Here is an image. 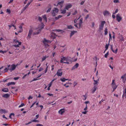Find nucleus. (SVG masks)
<instances>
[{"instance_id": "obj_40", "label": "nucleus", "mask_w": 126, "mask_h": 126, "mask_svg": "<svg viewBox=\"0 0 126 126\" xmlns=\"http://www.w3.org/2000/svg\"><path fill=\"white\" fill-rule=\"evenodd\" d=\"M108 56H109V52H108L107 53H106L105 55H104V57L107 58H108Z\"/></svg>"}, {"instance_id": "obj_10", "label": "nucleus", "mask_w": 126, "mask_h": 126, "mask_svg": "<svg viewBox=\"0 0 126 126\" xmlns=\"http://www.w3.org/2000/svg\"><path fill=\"white\" fill-rule=\"evenodd\" d=\"M122 19H123V18L121 17V15H120V14H117L116 15V20H117V21L118 22H120L121 20H122Z\"/></svg>"}, {"instance_id": "obj_47", "label": "nucleus", "mask_w": 126, "mask_h": 126, "mask_svg": "<svg viewBox=\"0 0 126 126\" xmlns=\"http://www.w3.org/2000/svg\"><path fill=\"white\" fill-rule=\"evenodd\" d=\"M92 28H94V27H95V23L93 22L92 23Z\"/></svg>"}, {"instance_id": "obj_6", "label": "nucleus", "mask_w": 126, "mask_h": 126, "mask_svg": "<svg viewBox=\"0 0 126 126\" xmlns=\"http://www.w3.org/2000/svg\"><path fill=\"white\" fill-rule=\"evenodd\" d=\"M115 79L112 80V82L111 83L112 88L113 89L112 92H114V91H115V90H116V89L118 88V85L116 84V83H115Z\"/></svg>"}, {"instance_id": "obj_3", "label": "nucleus", "mask_w": 126, "mask_h": 126, "mask_svg": "<svg viewBox=\"0 0 126 126\" xmlns=\"http://www.w3.org/2000/svg\"><path fill=\"white\" fill-rule=\"evenodd\" d=\"M43 28H44V24L42 23L41 24L40 27L36 28V30L37 32H33V35H37V34H39V33H40V32H41V31H42V29H43Z\"/></svg>"}, {"instance_id": "obj_8", "label": "nucleus", "mask_w": 126, "mask_h": 126, "mask_svg": "<svg viewBox=\"0 0 126 126\" xmlns=\"http://www.w3.org/2000/svg\"><path fill=\"white\" fill-rule=\"evenodd\" d=\"M59 12V9L57 8H54L53 10L52 11V16H56L57 15V13Z\"/></svg>"}, {"instance_id": "obj_32", "label": "nucleus", "mask_w": 126, "mask_h": 126, "mask_svg": "<svg viewBox=\"0 0 126 126\" xmlns=\"http://www.w3.org/2000/svg\"><path fill=\"white\" fill-rule=\"evenodd\" d=\"M62 17H63V16L59 15L58 17H55V19L58 20V19H60V18H62Z\"/></svg>"}, {"instance_id": "obj_33", "label": "nucleus", "mask_w": 126, "mask_h": 126, "mask_svg": "<svg viewBox=\"0 0 126 126\" xmlns=\"http://www.w3.org/2000/svg\"><path fill=\"white\" fill-rule=\"evenodd\" d=\"M23 25V24H22L21 25H20L19 27V29H20V31L19 32H22L23 31V29H22V26Z\"/></svg>"}, {"instance_id": "obj_44", "label": "nucleus", "mask_w": 126, "mask_h": 126, "mask_svg": "<svg viewBox=\"0 0 126 126\" xmlns=\"http://www.w3.org/2000/svg\"><path fill=\"white\" fill-rule=\"evenodd\" d=\"M119 12V9H116V10L114 12H113V14H116V13H118V12Z\"/></svg>"}, {"instance_id": "obj_19", "label": "nucleus", "mask_w": 126, "mask_h": 126, "mask_svg": "<svg viewBox=\"0 0 126 126\" xmlns=\"http://www.w3.org/2000/svg\"><path fill=\"white\" fill-rule=\"evenodd\" d=\"M42 75H43V74H40L37 77V78H33V79L31 81V82H33V81H36V80H39V78H40V77L42 76Z\"/></svg>"}, {"instance_id": "obj_43", "label": "nucleus", "mask_w": 126, "mask_h": 126, "mask_svg": "<svg viewBox=\"0 0 126 126\" xmlns=\"http://www.w3.org/2000/svg\"><path fill=\"white\" fill-rule=\"evenodd\" d=\"M7 51H2V50H0V53H2V54H5V53H7Z\"/></svg>"}, {"instance_id": "obj_60", "label": "nucleus", "mask_w": 126, "mask_h": 126, "mask_svg": "<svg viewBox=\"0 0 126 126\" xmlns=\"http://www.w3.org/2000/svg\"><path fill=\"white\" fill-rule=\"evenodd\" d=\"M6 12L9 13V14L10 13V12H11L10 9H6Z\"/></svg>"}, {"instance_id": "obj_26", "label": "nucleus", "mask_w": 126, "mask_h": 126, "mask_svg": "<svg viewBox=\"0 0 126 126\" xmlns=\"http://www.w3.org/2000/svg\"><path fill=\"white\" fill-rule=\"evenodd\" d=\"M15 85V83L13 82H9L7 84V86H10V85Z\"/></svg>"}, {"instance_id": "obj_50", "label": "nucleus", "mask_w": 126, "mask_h": 126, "mask_svg": "<svg viewBox=\"0 0 126 126\" xmlns=\"http://www.w3.org/2000/svg\"><path fill=\"white\" fill-rule=\"evenodd\" d=\"M94 85H96V84H97V83H98V81H97V80H94Z\"/></svg>"}, {"instance_id": "obj_30", "label": "nucleus", "mask_w": 126, "mask_h": 126, "mask_svg": "<svg viewBox=\"0 0 126 126\" xmlns=\"http://www.w3.org/2000/svg\"><path fill=\"white\" fill-rule=\"evenodd\" d=\"M42 18H43V20H44V21H45V22L47 23V15H43L42 16Z\"/></svg>"}, {"instance_id": "obj_39", "label": "nucleus", "mask_w": 126, "mask_h": 126, "mask_svg": "<svg viewBox=\"0 0 126 126\" xmlns=\"http://www.w3.org/2000/svg\"><path fill=\"white\" fill-rule=\"evenodd\" d=\"M67 29H73V27L72 26H67Z\"/></svg>"}, {"instance_id": "obj_64", "label": "nucleus", "mask_w": 126, "mask_h": 126, "mask_svg": "<svg viewBox=\"0 0 126 126\" xmlns=\"http://www.w3.org/2000/svg\"><path fill=\"white\" fill-rule=\"evenodd\" d=\"M36 126H43V125H42V124H37Z\"/></svg>"}, {"instance_id": "obj_16", "label": "nucleus", "mask_w": 126, "mask_h": 126, "mask_svg": "<svg viewBox=\"0 0 126 126\" xmlns=\"http://www.w3.org/2000/svg\"><path fill=\"white\" fill-rule=\"evenodd\" d=\"M82 23H83V20L82 19H81L79 20V22H78V25H79V28H80V27H81V26H82Z\"/></svg>"}, {"instance_id": "obj_9", "label": "nucleus", "mask_w": 126, "mask_h": 126, "mask_svg": "<svg viewBox=\"0 0 126 126\" xmlns=\"http://www.w3.org/2000/svg\"><path fill=\"white\" fill-rule=\"evenodd\" d=\"M57 75L58 76H62L63 75V70L62 69H60L57 71Z\"/></svg>"}, {"instance_id": "obj_55", "label": "nucleus", "mask_w": 126, "mask_h": 126, "mask_svg": "<svg viewBox=\"0 0 126 126\" xmlns=\"http://www.w3.org/2000/svg\"><path fill=\"white\" fill-rule=\"evenodd\" d=\"M19 78H20L19 77H14V80H18V79H19Z\"/></svg>"}, {"instance_id": "obj_12", "label": "nucleus", "mask_w": 126, "mask_h": 126, "mask_svg": "<svg viewBox=\"0 0 126 126\" xmlns=\"http://www.w3.org/2000/svg\"><path fill=\"white\" fill-rule=\"evenodd\" d=\"M10 66L11 68H9V71L11 72L13 71V70H15V68H16V66H15V64H12Z\"/></svg>"}, {"instance_id": "obj_62", "label": "nucleus", "mask_w": 126, "mask_h": 126, "mask_svg": "<svg viewBox=\"0 0 126 126\" xmlns=\"http://www.w3.org/2000/svg\"><path fill=\"white\" fill-rule=\"evenodd\" d=\"M103 101H105L103 99H101L100 101H99V104H102V103H103Z\"/></svg>"}, {"instance_id": "obj_45", "label": "nucleus", "mask_w": 126, "mask_h": 126, "mask_svg": "<svg viewBox=\"0 0 126 126\" xmlns=\"http://www.w3.org/2000/svg\"><path fill=\"white\" fill-rule=\"evenodd\" d=\"M38 18L39 21H40V22H42V18H41V17L39 16V17H38Z\"/></svg>"}, {"instance_id": "obj_23", "label": "nucleus", "mask_w": 126, "mask_h": 126, "mask_svg": "<svg viewBox=\"0 0 126 126\" xmlns=\"http://www.w3.org/2000/svg\"><path fill=\"white\" fill-rule=\"evenodd\" d=\"M49 58V56H43L42 58H41V62H44V61H46V60H47V58Z\"/></svg>"}, {"instance_id": "obj_46", "label": "nucleus", "mask_w": 126, "mask_h": 126, "mask_svg": "<svg viewBox=\"0 0 126 126\" xmlns=\"http://www.w3.org/2000/svg\"><path fill=\"white\" fill-rule=\"evenodd\" d=\"M52 10V7H50L48 8V9L47 10L46 12H50Z\"/></svg>"}, {"instance_id": "obj_49", "label": "nucleus", "mask_w": 126, "mask_h": 126, "mask_svg": "<svg viewBox=\"0 0 126 126\" xmlns=\"http://www.w3.org/2000/svg\"><path fill=\"white\" fill-rule=\"evenodd\" d=\"M24 106V103H21V104L19 106L18 108H21V107H23Z\"/></svg>"}, {"instance_id": "obj_20", "label": "nucleus", "mask_w": 126, "mask_h": 126, "mask_svg": "<svg viewBox=\"0 0 126 126\" xmlns=\"http://www.w3.org/2000/svg\"><path fill=\"white\" fill-rule=\"evenodd\" d=\"M97 90V86H94V88L92 89V93L94 94L95 91Z\"/></svg>"}, {"instance_id": "obj_14", "label": "nucleus", "mask_w": 126, "mask_h": 126, "mask_svg": "<svg viewBox=\"0 0 126 126\" xmlns=\"http://www.w3.org/2000/svg\"><path fill=\"white\" fill-rule=\"evenodd\" d=\"M79 66V64L78 63H76L74 66H73L71 69V70H74L76 68H77Z\"/></svg>"}, {"instance_id": "obj_17", "label": "nucleus", "mask_w": 126, "mask_h": 126, "mask_svg": "<svg viewBox=\"0 0 126 126\" xmlns=\"http://www.w3.org/2000/svg\"><path fill=\"white\" fill-rule=\"evenodd\" d=\"M10 67V64L7 65V67H6L4 69V72H7L9 70V68Z\"/></svg>"}, {"instance_id": "obj_61", "label": "nucleus", "mask_w": 126, "mask_h": 126, "mask_svg": "<svg viewBox=\"0 0 126 126\" xmlns=\"http://www.w3.org/2000/svg\"><path fill=\"white\" fill-rule=\"evenodd\" d=\"M83 97H84L83 100H86V99L87 98L86 97V95H83Z\"/></svg>"}, {"instance_id": "obj_28", "label": "nucleus", "mask_w": 126, "mask_h": 126, "mask_svg": "<svg viewBox=\"0 0 126 126\" xmlns=\"http://www.w3.org/2000/svg\"><path fill=\"white\" fill-rule=\"evenodd\" d=\"M2 92H5V93L8 92V89H7L6 88H4L2 89Z\"/></svg>"}, {"instance_id": "obj_24", "label": "nucleus", "mask_w": 126, "mask_h": 126, "mask_svg": "<svg viewBox=\"0 0 126 126\" xmlns=\"http://www.w3.org/2000/svg\"><path fill=\"white\" fill-rule=\"evenodd\" d=\"M111 50L112 51V52L113 53H114L115 54H117V53H118V48H117L115 50H114V49H113V46L111 45Z\"/></svg>"}, {"instance_id": "obj_34", "label": "nucleus", "mask_w": 126, "mask_h": 126, "mask_svg": "<svg viewBox=\"0 0 126 126\" xmlns=\"http://www.w3.org/2000/svg\"><path fill=\"white\" fill-rule=\"evenodd\" d=\"M104 35H108V29H107V28H106L105 29V30H104Z\"/></svg>"}, {"instance_id": "obj_15", "label": "nucleus", "mask_w": 126, "mask_h": 126, "mask_svg": "<svg viewBox=\"0 0 126 126\" xmlns=\"http://www.w3.org/2000/svg\"><path fill=\"white\" fill-rule=\"evenodd\" d=\"M63 2H64V1H63V0L59 1L57 5H59L60 6L61 8H62V7H63Z\"/></svg>"}, {"instance_id": "obj_38", "label": "nucleus", "mask_w": 126, "mask_h": 126, "mask_svg": "<svg viewBox=\"0 0 126 126\" xmlns=\"http://www.w3.org/2000/svg\"><path fill=\"white\" fill-rule=\"evenodd\" d=\"M43 70H44V68L42 67H40L38 69V71L39 72L43 71Z\"/></svg>"}, {"instance_id": "obj_41", "label": "nucleus", "mask_w": 126, "mask_h": 126, "mask_svg": "<svg viewBox=\"0 0 126 126\" xmlns=\"http://www.w3.org/2000/svg\"><path fill=\"white\" fill-rule=\"evenodd\" d=\"M8 27H9V28H11V27H14L15 29H16L15 26L13 25H10L8 26Z\"/></svg>"}, {"instance_id": "obj_53", "label": "nucleus", "mask_w": 126, "mask_h": 126, "mask_svg": "<svg viewBox=\"0 0 126 126\" xmlns=\"http://www.w3.org/2000/svg\"><path fill=\"white\" fill-rule=\"evenodd\" d=\"M113 2H114V3H118L119 1V0H114Z\"/></svg>"}, {"instance_id": "obj_54", "label": "nucleus", "mask_w": 126, "mask_h": 126, "mask_svg": "<svg viewBox=\"0 0 126 126\" xmlns=\"http://www.w3.org/2000/svg\"><path fill=\"white\" fill-rule=\"evenodd\" d=\"M120 40L121 41H125V39L124 38V37L123 36H121Z\"/></svg>"}, {"instance_id": "obj_29", "label": "nucleus", "mask_w": 126, "mask_h": 126, "mask_svg": "<svg viewBox=\"0 0 126 126\" xmlns=\"http://www.w3.org/2000/svg\"><path fill=\"white\" fill-rule=\"evenodd\" d=\"M28 6H29L28 4H27L23 8V9L22 10V12H24V11H25V10H26V9H27V8L28 7Z\"/></svg>"}, {"instance_id": "obj_25", "label": "nucleus", "mask_w": 126, "mask_h": 126, "mask_svg": "<svg viewBox=\"0 0 126 126\" xmlns=\"http://www.w3.org/2000/svg\"><path fill=\"white\" fill-rule=\"evenodd\" d=\"M109 14H110V13L107 10L103 12V15H104V16H106V15H109Z\"/></svg>"}, {"instance_id": "obj_48", "label": "nucleus", "mask_w": 126, "mask_h": 126, "mask_svg": "<svg viewBox=\"0 0 126 126\" xmlns=\"http://www.w3.org/2000/svg\"><path fill=\"white\" fill-rule=\"evenodd\" d=\"M88 110V106L87 105H86V107L84 109V111H87Z\"/></svg>"}, {"instance_id": "obj_42", "label": "nucleus", "mask_w": 126, "mask_h": 126, "mask_svg": "<svg viewBox=\"0 0 126 126\" xmlns=\"http://www.w3.org/2000/svg\"><path fill=\"white\" fill-rule=\"evenodd\" d=\"M13 116V117H14V113H11L9 115V117L10 118V119H12L11 116Z\"/></svg>"}, {"instance_id": "obj_31", "label": "nucleus", "mask_w": 126, "mask_h": 126, "mask_svg": "<svg viewBox=\"0 0 126 126\" xmlns=\"http://www.w3.org/2000/svg\"><path fill=\"white\" fill-rule=\"evenodd\" d=\"M77 31H72L70 33V37H72L74 35L75 33H76Z\"/></svg>"}, {"instance_id": "obj_1", "label": "nucleus", "mask_w": 126, "mask_h": 126, "mask_svg": "<svg viewBox=\"0 0 126 126\" xmlns=\"http://www.w3.org/2000/svg\"><path fill=\"white\" fill-rule=\"evenodd\" d=\"M76 61H77V58L75 59L74 60H72L71 58L69 57H63V58H61V63H67V64H68L69 63H71L72 62H76Z\"/></svg>"}, {"instance_id": "obj_59", "label": "nucleus", "mask_w": 126, "mask_h": 126, "mask_svg": "<svg viewBox=\"0 0 126 126\" xmlns=\"http://www.w3.org/2000/svg\"><path fill=\"white\" fill-rule=\"evenodd\" d=\"M80 18V16L79 17V18L78 19H75L74 21V23H75L76 22H77V20H78V19Z\"/></svg>"}, {"instance_id": "obj_21", "label": "nucleus", "mask_w": 126, "mask_h": 126, "mask_svg": "<svg viewBox=\"0 0 126 126\" xmlns=\"http://www.w3.org/2000/svg\"><path fill=\"white\" fill-rule=\"evenodd\" d=\"M51 38L52 39H56V38H57V35H56V33H52L51 34Z\"/></svg>"}, {"instance_id": "obj_37", "label": "nucleus", "mask_w": 126, "mask_h": 126, "mask_svg": "<svg viewBox=\"0 0 126 126\" xmlns=\"http://www.w3.org/2000/svg\"><path fill=\"white\" fill-rule=\"evenodd\" d=\"M105 48V51H107V50L109 49V44H106Z\"/></svg>"}, {"instance_id": "obj_63", "label": "nucleus", "mask_w": 126, "mask_h": 126, "mask_svg": "<svg viewBox=\"0 0 126 126\" xmlns=\"http://www.w3.org/2000/svg\"><path fill=\"white\" fill-rule=\"evenodd\" d=\"M54 66H55V65H52V66H51V70H54Z\"/></svg>"}, {"instance_id": "obj_56", "label": "nucleus", "mask_w": 126, "mask_h": 126, "mask_svg": "<svg viewBox=\"0 0 126 126\" xmlns=\"http://www.w3.org/2000/svg\"><path fill=\"white\" fill-rule=\"evenodd\" d=\"M121 78H122V79H123V80L125 79V78H126V74L123 75V76H122Z\"/></svg>"}, {"instance_id": "obj_57", "label": "nucleus", "mask_w": 126, "mask_h": 126, "mask_svg": "<svg viewBox=\"0 0 126 126\" xmlns=\"http://www.w3.org/2000/svg\"><path fill=\"white\" fill-rule=\"evenodd\" d=\"M47 95H48V96H54V94H47Z\"/></svg>"}, {"instance_id": "obj_52", "label": "nucleus", "mask_w": 126, "mask_h": 126, "mask_svg": "<svg viewBox=\"0 0 126 126\" xmlns=\"http://www.w3.org/2000/svg\"><path fill=\"white\" fill-rule=\"evenodd\" d=\"M88 112V111H83L82 112V114H83V115H86V114H87V112Z\"/></svg>"}, {"instance_id": "obj_13", "label": "nucleus", "mask_w": 126, "mask_h": 126, "mask_svg": "<svg viewBox=\"0 0 126 126\" xmlns=\"http://www.w3.org/2000/svg\"><path fill=\"white\" fill-rule=\"evenodd\" d=\"M72 7V5L71 4L68 3L66 5L65 7V9L68 10V9H69V8H71Z\"/></svg>"}, {"instance_id": "obj_2", "label": "nucleus", "mask_w": 126, "mask_h": 126, "mask_svg": "<svg viewBox=\"0 0 126 126\" xmlns=\"http://www.w3.org/2000/svg\"><path fill=\"white\" fill-rule=\"evenodd\" d=\"M51 43L52 41L51 40H47L46 38H44L43 40V44H44L45 48H48V47L50 46L48 44H51Z\"/></svg>"}, {"instance_id": "obj_22", "label": "nucleus", "mask_w": 126, "mask_h": 126, "mask_svg": "<svg viewBox=\"0 0 126 126\" xmlns=\"http://www.w3.org/2000/svg\"><path fill=\"white\" fill-rule=\"evenodd\" d=\"M9 96H10L9 94H5L2 95V97H3V98H9Z\"/></svg>"}, {"instance_id": "obj_4", "label": "nucleus", "mask_w": 126, "mask_h": 126, "mask_svg": "<svg viewBox=\"0 0 126 126\" xmlns=\"http://www.w3.org/2000/svg\"><path fill=\"white\" fill-rule=\"evenodd\" d=\"M14 44H15V45H13V47H15V48H19V46H21V44H22V42H19L18 40L14 39L13 41Z\"/></svg>"}, {"instance_id": "obj_5", "label": "nucleus", "mask_w": 126, "mask_h": 126, "mask_svg": "<svg viewBox=\"0 0 126 126\" xmlns=\"http://www.w3.org/2000/svg\"><path fill=\"white\" fill-rule=\"evenodd\" d=\"M105 24H106V21H103L101 22L99 26V29H98L99 32H101V31H102V30H103V29L104 28V25Z\"/></svg>"}, {"instance_id": "obj_27", "label": "nucleus", "mask_w": 126, "mask_h": 126, "mask_svg": "<svg viewBox=\"0 0 126 126\" xmlns=\"http://www.w3.org/2000/svg\"><path fill=\"white\" fill-rule=\"evenodd\" d=\"M61 81H62V82H65V81H67V80H68V79H65L64 78H61L60 79Z\"/></svg>"}, {"instance_id": "obj_7", "label": "nucleus", "mask_w": 126, "mask_h": 126, "mask_svg": "<svg viewBox=\"0 0 126 126\" xmlns=\"http://www.w3.org/2000/svg\"><path fill=\"white\" fill-rule=\"evenodd\" d=\"M32 33H33V30L32 28H31L29 31L28 36L27 37V40H30V39H31V35H32Z\"/></svg>"}, {"instance_id": "obj_51", "label": "nucleus", "mask_w": 126, "mask_h": 126, "mask_svg": "<svg viewBox=\"0 0 126 126\" xmlns=\"http://www.w3.org/2000/svg\"><path fill=\"white\" fill-rule=\"evenodd\" d=\"M109 41H111V40H112V34H111V33H109Z\"/></svg>"}, {"instance_id": "obj_35", "label": "nucleus", "mask_w": 126, "mask_h": 126, "mask_svg": "<svg viewBox=\"0 0 126 126\" xmlns=\"http://www.w3.org/2000/svg\"><path fill=\"white\" fill-rule=\"evenodd\" d=\"M66 12V9H63V10H62V11H61V13L62 14H64V13H65Z\"/></svg>"}, {"instance_id": "obj_18", "label": "nucleus", "mask_w": 126, "mask_h": 126, "mask_svg": "<svg viewBox=\"0 0 126 126\" xmlns=\"http://www.w3.org/2000/svg\"><path fill=\"white\" fill-rule=\"evenodd\" d=\"M6 113H7V111L5 109H0V114H6Z\"/></svg>"}, {"instance_id": "obj_11", "label": "nucleus", "mask_w": 126, "mask_h": 126, "mask_svg": "<svg viewBox=\"0 0 126 126\" xmlns=\"http://www.w3.org/2000/svg\"><path fill=\"white\" fill-rule=\"evenodd\" d=\"M64 113H65V109L64 108H62L58 111V113L60 115H63Z\"/></svg>"}, {"instance_id": "obj_58", "label": "nucleus", "mask_w": 126, "mask_h": 126, "mask_svg": "<svg viewBox=\"0 0 126 126\" xmlns=\"http://www.w3.org/2000/svg\"><path fill=\"white\" fill-rule=\"evenodd\" d=\"M84 2H85V0L82 1L81 2V5H83V4H84Z\"/></svg>"}, {"instance_id": "obj_36", "label": "nucleus", "mask_w": 126, "mask_h": 126, "mask_svg": "<svg viewBox=\"0 0 126 126\" xmlns=\"http://www.w3.org/2000/svg\"><path fill=\"white\" fill-rule=\"evenodd\" d=\"M48 67H49V66H47L45 69L44 73L42 74H45V73H47V72H48Z\"/></svg>"}]
</instances>
